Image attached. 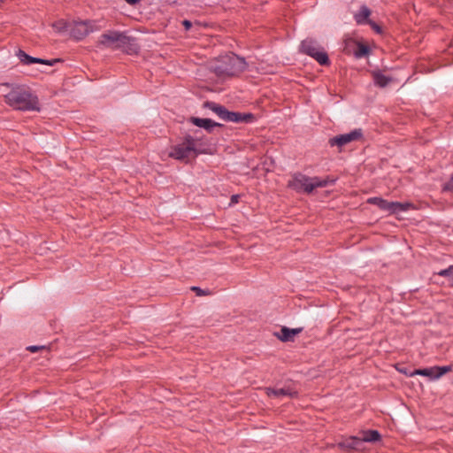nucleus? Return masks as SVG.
Instances as JSON below:
<instances>
[{
	"instance_id": "f257e3e1",
	"label": "nucleus",
	"mask_w": 453,
	"mask_h": 453,
	"mask_svg": "<svg viewBox=\"0 0 453 453\" xmlns=\"http://www.w3.org/2000/svg\"><path fill=\"white\" fill-rule=\"evenodd\" d=\"M5 103L14 110L22 111H40L39 99L30 89L14 87L4 96Z\"/></svg>"
},
{
	"instance_id": "f03ea898",
	"label": "nucleus",
	"mask_w": 453,
	"mask_h": 453,
	"mask_svg": "<svg viewBox=\"0 0 453 453\" xmlns=\"http://www.w3.org/2000/svg\"><path fill=\"white\" fill-rule=\"evenodd\" d=\"M97 46L104 49L133 50L135 46L134 39L122 32L110 30L100 35Z\"/></svg>"
},
{
	"instance_id": "7ed1b4c3",
	"label": "nucleus",
	"mask_w": 453,
	"mask_h": 453,
	"mask_svg": "<svg viewBox=\"0 0 453 453\" xmlns=\"http://www.w3.org/2000/svg\"><path fill=\"white\" fill-rule=\"evenodd\" d=\"M334 182V180H329L328 177L324 179L319 177H309L301 173H296L292 176V179L288 180V186L296 192L310 194L317 188H325L329 183Z\"/></svg>"
},
{
	"instance_id": "20e7f679",
	"label": "nucleus",
	"mask_w": 453,
	"mask_h": 453,
	"mask_svg": "<svg viewBox=\"0 0 453 453\" xmlns=\"http://www.w3.org/2000/svg\"><path fill=\"white\" fill-rule=\"evenodd\" d=\"M246 68L247 63L243 58L234 53H229L220 57L214 70L219 76H234L245 71Z\"/></svg>"
},
{
	"instance_id": "39448f33",
	"label": "nucleus",
	"mask_w": 453,
	"mask_h": 453,
	"mask_svg": "<svg viewBox=\"0 0 453 453\" xmlns=\"http://www.w3.org/2000/svg\"><path fill=\"white\" fill-rule=\"evenodd\" d=\"M299 51L315 59L320 65H329L330 60L324 47L315 39L308 37L303 40Z\"/></svg>"
},
{
	"instance_id": "423d86ee",
	"label": "nucleus",
	"mask_w": 453,
	"mask_h": 453,
	"mask_svg": "<svg viewBox=\"0 0 453 453\" xmlns=\"http://www.w3.org/2000/svg\"><path fill=\"white\" fill-rule=\"evenodd\" d=\"M201 151L196 147V139L190 134H187L182 142L171 148L169 157L176 160L185 161L191 156H197Z\"/></svg>"
},
{
	"instance_id": "0eeeda50",
	"label": "nucleus",
	"mask_w": 453,
	"mask_h": 453,
	"mask_svg": "<svg viewBox=\"0 0 453 453\" xmlns=\"http://www.w3.org/2000/svg\"><path fill=\"white\" fill-rule=\"evenodd\" d=\"M104 27V24H101L99 20L86 19L73 21V27L70 29V35L76 41H81L90 33L99 31Z\"/></svg>"
},
{
	"instance_id": "6e6552de",
	"label": "nucleus",
	"mask_w": 453,
	"mask_h": 453,
	"mask_svg": "<svg viewBox=\"0 0 453 453\" xmlns=\"http://www.w3.org/2000/svg\"><path fill=\"white\" fill-rule=\"evenodd\" d=\"M367 202L389 213H399L406 211L411 207H412L411 203H410L389 202L381 197H370Z\"/></svg>"
},
{
	"instance_id": "1a4fd4ad",
	"label": "nucleus",
	"mask_w": 453,
	"mask_h": 453,
	"mask_svg": "<svg viewBox=\"0 0 453 453\" xmlns=\"http://www.w3.org/2000/svg\"><path fill=\"white\" fill-rule=\"evenodd\" d=\"M452 371V365H444V366H432L423 369H415L411 371L409 374V377H413L415 375H421L425 377H428L431 380H439L444 374Z\"/></svg>"
},
{
	"instance_id": "9d476101",
	"label": "nucleus",
	"mask_w": 453,
	"mask_h": 453,
	"mask_svg": "<svg viewBox=\"0 0 453 453\" xmlns=\"http://www.w3.org/2000/svg\"><path fill=\"white\" fill-rule=\"evenodd\" d=\"M363 135V130L361 128H356L348 134H342L330 138L328 143L331 147L337 146L342 148L349 142L361 140Z\"/></svg>"
},
{
	"instance_id": "9b49d317",
	"label": "nucleus",
	"mask_w": 453,
	"mask_h": 453,
	"mask_svg": "<svg viewBox=\"0 0 453 453\" xmlns=\"http://www.w3.org/2000/svg\"><path fill=\"white\" fill-rule=\"evenodd\" d=\"M18 58H19L20 62L25 65H31V64H44L47 65H54L55 63L59 62V59H43L39 58H35L27 55L25 51L19 50L17 53Z\"/></svg>"
},
{
	"instance_id": "f8f14e48",
	"label": "nucleus",
	"mask_w": 453,
	"mask_h": 453,
	"mask_svg": "<svg viewBox=\"0 0 453 453\" xmlns=\"http://www.w3.org/2000/svg\"><path fill=\"white\" fill-rule=\"evenodd\" d=\"M265 391L269 397L277 399H281L286 396L293 398L297 395V392L289 387L281 388H266Z\"/></svg>"
},
{
	"instance_id": "ddd939ff",
	"label": "nucleus",
	"mask_w": 453,
	"mask_h": 453,
	"mask_svg": "<svg viewBox=\"0 0 453 453\" xmlns=\"http://www.w3.org/2000/svg\"><path fill=\"white\" fill-rule=\"evenodd\" d=\"M188 121L193 125L205 129L207 132L211 133L213 127H222L221 124L213 121L211 119H201L197 117H190Z\"/></svg>"
},
{
	"instance_id": "4468645a",
	"label": "nucleus",
	"mask_w": 453,
	"mask_h": 453,
	"mask_svg": "<svg viewBox=\"0 0 453 453\" xmlns=\"http://www.w3.org/2000/svg\"><path fill=\"white\" fill-rule=\"evenodd\" d=\"M252 113H242L237 111H228L226 122L233 123H250L254 120Z\"/></svg>"
},
{
	"instance_id": "2eb2a0df",
	"label": "nucleus",
	"mask_w": 453,
	"mask_h": 453,
	"mask_svg": "<svg viewBox=\"0 0 453 453\" xmlns=\"http://www.w3.org/2000/svg\"><path fill=\"white\" fill-rule=\"evenodd\" d=\"M204 107L212 111L220 119L226 120L229 111L225 106L207 101L204 103Z\"/></svg>"
},
{
	"instance_id": "dca6fc26",
	"label": "nucleus",
	"mask_w": 453,
	"mask_h": 453,
	"mask_svg": "<svg viewBox=\"0 0 453 453\" xmlns=\"http://www.w3.org/2000/svg\"><path fill=\"white\" fill-rule=\"evenodd\" d=\"M373 81L376 86L380 88L387 87L391 81V78L384 75L380 71L372 73Z\"/></svg>"
},
{
	"instance_id": "f3484780",
	"label": "nucleus",
	"mask_w": 453,
	"mask_h": 453,
	"mask_svg": "<svg viewBox=\"0 0 453 453\" xmlns=\"http://www.w3.org/2000/svg\"><path fill=\"white\" fill-rule=\"evenodd\" d=\"M370 15V9L365 5H363L360 7L358 12L355 14L354 18L357 24H365L368 20Z\"/></svg>"
},
{
	"instance_id": "a211bd4d",
	"label": "nucleus",
	"mask_w": 453,
	"mask_h": 453,
	"mask_svg": "<svg viewBox=\"0 0 453 453\" xmlns=\"http://www.w3.org/2000/svg\"><path fill=\"white\" fill-rule=\"evenodd\" d=\"M274 335L280 340L281 342H291L293 341V337L290 333V328L282 326L280 332L274 334Z\"/></svg>"
},
{
	"instance_id": "6ab92c4d",
	"label": "nucleus",
	"mask_w": 453,
	"mask_h": 453,
	"mask_svg": "<svg viewBox=\"0 0 453 453\" xmlns=\"http://www.w3.org/2000/svg\"><path fill=\"white\" fill-rule=\"evenodd\" d=\"M380 440V434L377 430H367L363 434V441L375 442Z\"/></svg>"
},
{
	"instance_id": "aec40b11",
	"label": "nucleus",
	"mask_w": 453,
	"mask_h": 453,
	"mask_svg": "<svg viewBox=\"0 0 453 453\" xmlns=\"http://www.w3.org/2000/svg\"><path fill=\"white\" fill-rule=\"evenodd\" d=\"M369 48L368 46L363 44V43H358L357 44V49L355 50L354 52V55L357 58H361L363 57H365L369 54Z\"/></svg>"
},
{
	"instance_id": "412c9836",
	"label": "nucleus",
	"mask_w": 453,
	"mask_h": 453,
	"mask_svg": "<svg viewBox=\"0 0 453 453\" xmlns=\"http://www.w3.org/2000/svg\"><path fill=\"white\" fill-rule=\"evenodd\" d=\"M439 276L446 277L450 281V286L453 287V265H449L448 268L441 270L437 273Z\"/></svg>"
},
{
	"instance_id": "4be33fe9",
	"label": "nucleus",
	"mask_w": 453,
	"mask_h": 453,
	"mask_svg": "<svg viewBox=\"0 0 453 453\" xmlns=\"http://www.w3.org/2000/svg\"><path fill=\"white\" fill-rule=\"evenodd\" d=\"M191 290L196 292L197 296H206L209 294L208 290H203V289L200 288L199 287H196V286L191 287Z\"/></svg>"
},
{
	"instance_id": "5701e85b",
	"label": "nucleus",
	"mask_w": 453,
	"mask_h": 453,
	"mask_svg": "<svg viewBox=\"0 0 453 453\" xmlns=\"http://www.w3.org/2000/svg\"><path fill=\"white\" fill-rule=\"evenodd\" d=\"M44 348H45L44 346L31 345V346L27 347V349L29 350L30 352L35 353L38 349H44Z\"/></svg>"
},
{
	"instance_id": "b1692460",
	"label": "nucleus",
	"mask_w": 453,
	"mask_h": 453,
	"mask_svg": "<svg viewBox=\"0 0 453 453\" xmlns=\"http://www.w3.org/2000/svg\"><path fill=\"white\" fill-rule=\"evenodd\" d=\"M302 331H303L302 327L290 329V333H291V335H292L293 339L295 338L296 335L300 334Z\"/></svg>"
},
{
	"instance_id": "393cba45",
	"label": "nucleus",
	"mask_w": 453,
	"mask_h": 453,
	"mask_svg": "<svg viewBox=\"0 0 453 453\" xmlns=\"http://www.w3.org/2000/svg\"><path fill=\"white\" fill-rule=\"evenodd\" d=\"M182 25H183L185 30H187V31L192 27V22L188 19H184L182 21Z\"/></svg>"
},
{
	"instance_id": "a878e982",
	"label": "nucleus",
	"mask_w": 453,
	"mask_h": 453,
	"mask_svg": "<svg viewBox=\"0 0 453 453\" xmlns=\"http://www.w3.org/2000/svg\"><path fill=\"white\" fill-rule=\"evenodd\" d=\"M443 190L444 191H451V190H453V182H451V180H449V182L446 183L443 186Z\"/></svg>"
},
{
	"instance_id": "bb28decb",
	"label": "nucleus",
	"mask_w": 453,
	"mask_h": 453,
	"mask_svg": "<svg viewBox=\"0 0 453 453\" xmlns=\"http://www.w3.org/2000/svg\"><path fill=\"white\" fill-rule=\"evenodd\" d=\"M369 23L372 25V27L378 33H381V28L380 27V26H378L376 23L372 22V21H370L369 20Z\"/></svg>"
},
{
	"instance_id": "cd10ccee",
	"label": "nucleus",
	"mask_w": 453,
	"mask_h": 453,
	"mask_svg": "<svg viewBox=\"0 0 453 453\" xmlns=\"http://www.w3.org/2000/svg\"><path fill=\"white\" fill-rule=\"evenodd\" d=\"M128 4L134 5L140 3L142 0H125Z\"/></svg>"
},
{
	"instance_id": "c85d7f7f",
	"label": "nucleus",
	"mask_w": 453,
	"mask_h": 453,
	"mask_svg": "<svg viewBox=\"0 0 453 453\" xmlns=\"http://www.w3.org/2000/svg\"><path fill=\"white\" fill-rule=\"evenodd\" d=\"M399 371H400V372L404 373V374H405V375H407V376H409V374H410V372H408V370H407L406 368H404V369H400Z\"/></svg>"
},
{
	"instance_id": "c756f323",
	"label": "nucleus",
	"mask_w": 453,
	"mask_h": 453,
	"mask_svg": "<svg viewBox=\"0 0 453 453\" xmlns=\"http://www.w3.org/2000/svg\"><path fill=\"white\" fill-rule=\"evenodd\" d=\"M451 182H453V174L451 175Z\"/></svg>"
},
{
	"instance_id": "7c9ffc66",
	"label": "nucleus",
	"mask_w": 453,
	"mask_h": 453,
	"mask_svg": "<svg viewBox=\"0 0 453 453\" xmlns=\"http://www.w3.org/2000/svg\"><path fill=\"white\" fill-rule=\"evenodd\" d=\"M3 2V0H0V4Z\"/></svg>"
}]
</instances>
